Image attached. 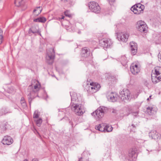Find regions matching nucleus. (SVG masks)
<instances>
[{"label": "nucleus", "instance_id": "obj_1", "mask_svg": "<svg viewBox=\"0 0 161 161\" xmlns=\"http://www.w3.org/2000/svg\"><path fill=\"white\" fill-rule=\"evenodd\" d=\"M36 85L34 86L33 89L32 85L30 86L28 89L29 93L27 94V96L30 104L32 100L35 97L34 94L39 90L41 87L40 84L38 81L36 80Z\"/></svg>", "mask_w": 161, "mask_h": 161}, {"label": "nucleus", "instance_id": "obj_2", "mask_svg": "<svg viewBox=\"0 0 161 161\" xmlns=\"http://www.w3.org/2000/svg\"><path fill=\"white\" fill-rule=\"evenodd\" d=\"M138 93L135 94H131L130 91L127 89H124L119 93V97L122 101L130 100L132 98H135L137 97Z\"/></svg>", "mask_w": 161, "mask_h": 161}, {"label": "nucleus", "instance_id": "obj_3", "mask_svg": "<svg viewBox=\"0 0 161 161\" xmlns=\"http://www.w3.org/2000/svg\"><path fill=\"white\" fill-rule=\"evenodd\" d=\"M108 111V108L105 107L101 106L98 108L95 112H92L91 114L97 119H101L103 116L104 114Z\"/></svg>", "mask_w": 161, "mask_h": 161}, {"label": "nucleus", "instance_id": "obj_4", "mask_svg": "<svg viewBox=\"0 0 161 161\" xmlns=\"http://www.w3.org/2000/svg\"><path fill=\"white\" fill-rule=\"evenodd\" d=\"M137 157V150L136 148H133L128 154L124 155L122 159L125 161H133L136 159Z\"/></svg>", "mask_w": 161, "mask_h": 161}, {"label": "nucleus", "instance_id": "obj_5", "mask_svg": "<svg viewBox=\"0 0 161 161\" xmlns=\"http://www.w3.org/2000/svg\"><path fill=\"white\" fill-rule=\"evenodd\" d=\"M72 110L77 115H81L85 112L83 105L80 104H74L71 106Z\"/></svg>", "mask_w": 161, "mask_h": 161}, {"label": "nucleus", "instance_id": "obj_6", "mask_svg": "<svg viewBox=\"0 0 161 161\" xmlns=\"http://www.w3.org/2000/svg\"><path fill=\"white\" fill-rule=\"evenodd\" d=\"M95 129L99 131L104 132H110L113 130V128L111 125H104L103 124L96 126Z\"/></svg>", "mask_w": 161, "mask_h": 161}, {"label": "nucleus", "instance_id": "obj_7", "mask_svg": "<svg viewBox=\"0 0 161 161\" xmlns=\"http://www.w3.org/2000/svg\"><path fill=\"white\" fill-rule=\"evenodd\" d=\"M86 90L90 93H93L97 92L100 88V84L96 83H90V86H86Z\"/></svg>", "mask_w": 161, "mask_h": 161}, {"label": "nucleus", "instance_id": "obj_8", "mask_svg": "<svg viewBox=\"0 0 161 161\" xmlns=\"http://www.w3.org/2000/svg\"><path fill=\"white\" fill-rule=\"evenodd\" d=\"M88 7L91 11L96 14L99 13L101 8L98 3L95 2H91L88 4Z\"/></svg>", "mask_w": 161, "mask_h": 161}, {"label": "nucleus", "instance_id": "obj_9", "mask_svg": "<svg viewBox=\"0 0 161 161\" xmlns=\"http://www.w3.org/2000/svg\"><path fill=\"white\" fill-rule=\"evenodd\" d=\"M55 52L53 49H51L49 51L47 52V55L46 57L47 63L49 64H52L55 58Z\"/></svg>", "mask_w": 161, "mask_h": 161}, {"label": "nucleus", "instance_id": "obj_10", "mask_svg": "<svg viewBox=\"0 0 161 161\" xmlns=\"http://www.w3.org/2000/svg\"><path fill=\"white\" fill-rule=\"evenodd\" d=\"M136 28L141 32H146L147 29V24L142 20L139 21L136 23Z\"/></svg>", "mask_w": 161, "mask_h": 161}, {"label": "nucleus", "instance_id": "obj_11", "mask_svg": "<svg viewBox=\"0 0 161 161\" xmlns=\"http://www.w3.org/2000/svg\"><path fill=\"white\" fill-rule=\"evenodd\" d=\"M99 44L102 47L108 48L112 45L113 42L109 38H103L99 40Z\"/></svg>", "mask_w": 161, "mask_h": 161}, {"label": "nucleus", "instance_id": "obj_12", "mask_svg": "<svg viewBox=\"0 0 161 161\" xmlns=\"http://www.w3.org/2000/svg\"><path fill=\"white\" fill-rule=\"evenodd\" d=\"M129 34L127 32H122L118 35V38L120 41L124 42H126L128 39Z\"/></svg>", "mask_w": 161, "mask_h": 161}, {"label": "nucleus", "instance_id": "obj_13", "mask_svg": "<svg viewBox=\"0 0 161 161\" xmlns=\"http://www.w3.org/2000/svg\"><path fill=\"white\" fill-rule=\"evenodd\" d=\"M107 97L109 101L113 102L116 101L119 97L116 93L113 92H111L108 94Z\"/></svg>", "mask_w": 161, "mask_h": 161}, {"label": "nucleus", "instance_id": "obj_14", "mask_svg": "<svg viewBox=\"0 0 161 161\" xmlns=\"http://www.w3.org/2000/svg\"><path fill=\"white\" fill-rule=\"evenodd\" d=\"M131 72L134 75H136L140 72V67L136 63H132L130 66Z\"/></svg>", "mask_w": 161, "mask_h": 161}, {"label": "nucleus", "instance_id": "obj_15", "mask_svg": "<svg viewBox=\"0 0 161 161\" xmlns=\"http://www.w3.org/2000/svg\"><path fill=\"white\" fill-rule=\"evenodd\" d=\"M13 142V140L12 138L9 136H5L3 138L2 143L3 144L6 145H10Z\"/></svg>", "mask_w": 161, "mask_h": 161}, {"label": "nucleus", "instance_id": "obj_16", "mask_svg": "<svg viewBox=\"0 0 161 161\" xmlns=\"http://www.w3.org/2000/svg\"><path fill=\"white\" fill-rule=\"evenodd\" d=\"M149 136H151L152 139L155 140L159 139L161 137V135L155 130H152L149 132Z\"/></svg>", "mask_w": 161, "mask_h": 161}, {"label": "nucleus", "instance_id": "obj_17", "mask_svg": "<svg viewBox=\"0 0 161 161\" xmlns=\"http://www.w3.org/2000/svg\"><path fill=\"white\" fill-rule=\"evenodd\" d=\"M131 53L133 55H135L137 52V44L134 42H130Z\"/></svg>", "mask_w": 161, "mask_h": 161}, {"label": "nucleus", "instance_id": "obj_18", "mask_svg": "<svg viewBox=\"0 0 161 161\" xmlns=\"http://www.w3.org/2000/svg\"><path fill=\"white\" fill-rule=\"evenodd\" d=\"M157 109L155 107H148L147 108V112L149 115H152L156 113Z\"/></svg>", "mask_w": 161, "mask_h": 161}, {"label": "nucleus", "instance_id": "obj_19", "mask_svg": "<svg viewBox=\"0 0 161 161\" xmlns=\"http://www.w3.org/2000/svg\"><path fill=\"white\" fill-rule=\"evenodd\" d=\"M152 80L154 84H156L161 80V76H153L152 75Z\"/></svg>", "mask_w": 161, "mask_h": 161}, {"label": "nucleus", "instance_id": "obj_20", "mask_svg": "<svg viewBox=\"0 0 161 161\" xmlns=\"http://www.w3.org/2000/svg\"><path fill=\"white\" fill-rule=\"evenodd\" d=\"M131 10L132 11L134 14H140L142 11V9H138L136 7V5L132 7L131 8Z\"/></svg>", "mask_w": 161, "mask_h": 161}, {"label": "nucleus", "instance_id": "obj_21", "mask_svg": "<svg viewBox=\"0 0 161 161\" xmlns=\"http://www.w3.org/2000/svg\"><path fill=\"white\" fill-rule=\"evenodd\" d=\"M46 21V19L44 17H41L34 19V21L37 22L44 23Z\"/></svg>", "mask_w": 161, "mask_h": 161}, {"label": "nucleus", "instance_id": "obj_22", "mask_svg": "<svg viewBox=\"0 0 161 161\" xmlns=\"http://www.w3.org/2000/svg\"><path fill=\"white\" fill-rule=\"evenodd\" d=\"M89 53L90 51H89V49L87 47H85L82 49L81 54L83 57H86V56L85 55H83L82 54H86L87 55L88 54H89Z\"/></svg>", "mask_w": 161, "mask_h": 161}, {"label": "nucleus", "instance_id": "obj_23", "mask_svg": "<svg viewBox=\"0 0 161 161\" xmlns=\"http://www.w3.org/2000/svg\"><path fill=\"white\" fill-rule=\"evenodd\" d=\"M42 8L41 7H38L36 8L34 10L33 12L35 13V15H38L41 12Z\"/></svg>", "mask_w": 161, "mask_h": 161}, {"label": "nucleus", "instance_id": "obj_24", "mask_svg": "<svg viewBox=\"0 0 161 161\" xmlns=\"http://www.w3.org/2000/svg\"><path fill=\"white\" fill-rule=\"evenodd\" d=\"M33 31V33H38L40 35L41 34L39 31H38V27L37 26H33L31 28Z\"/></svg>", "mask_w": 161, "mask_h": 161}, {"label": "nucleus", "instance_id": "obj_25", "mask_svg": "<svg viewBox=\"0 0 161 161\" xmlns=\"http://www.w3.org/2000/svg\"><path fill=\"white\" fill-rule=\"evenodd\" d=\"M10 113L6 108H3L0 110V115H2L7 113Z\"/></svg>", "mask_w": 161, "mask_h": 161}, {"label": "nucleus", "instance_id": "obj_26", "mask_svg": "<svg viewBox=\"0 0 161 161\" xmlns=\"http://www.w3.org/2000/svg\"><path fill=\"white\" fill-rule=\"evenodd\" d=\"M121 64L123 66H125L127 62V58L125 56H123L121 59Z\"/></svg>", "mask_w": 161, "mask_h": 161}, {"label": "nucleus", "instance_id": "obj_27", "mask_svg": "<svg viewBox=\"0 0 161 161\" xmlns=\"http://www.w3.org/2000/svg\"><path fill=\"white\" fill-rule=\"evenodd\" d=\"M23 0H15L14 3L16 6L19 7L23 4Z\"/></svg>", "mask_w": 161, "mask_h": 161}, {"label": "nucleus", "instance_id": "obj_28", "mask_svg": "<svg viewBox=\"0 0 161 161\" xmlns=\"http://www.w3.org/2000/svg\"><path fill=\"white\" fill-rule=\"evenodd\" d=\"M62 1L65 3H67L68 7L71 6L73 3L72 0H61Z\"/></svg>", "mask_w": 161, "mask_h": 161}, {"label": "nucleus", "instance_id": "obj_29", "mask_svg": "<svg viewBox=\"0 0 161 161\" xmlns=\"http://www.w3.org/2000/svg\"><path fill=\"white\" fill-rule=\"evenodd\" d=\"M20 103L21 105L24 108H25L26 107V103H25L23 97L21 98L20 100Z\"/></svg>", "mask_w": 161, "mask_h": 161}, {"label": "nucleus", "instance_id": "obj_30", "mask_svg": "<svg viewBox=\"0 0 161 161\" xmlns=\"http://www.w3.org/2000/svg\"><path fill=\"white\" fill-rule=\"evenodd\" d=\"M40 114V112L37 110H36L34 113L33 117L34 118H38Z\"/></svg>", "mask_w": 161, "mask_h": 161}, {"label": "nucleus", "instance_id": "obj_31", "mask_svg": "<svg viewBox=\"0 0 161 161\" xmlns=\"http://www.w3.org/2000/svg\"><path fill=\"white\" fill-rule=\"evenodd\" d=\"M136 7L138 9L139 8L142 9V11L144 8V6L141 4H137V5H136Z\"/></svg>", "mask_w": 161, "mask_h": 161}, {"label": "nucleus", "instance_id": "obj_32", "mask_svg": "<svg viewBox=\"0 0 161 161\" xmlns=\"http://www.w3.org/2000/svg\"><path fill=\"white\" fill-rule=\"evenodd\" d=\"M64 14L65 16L69 18L71 17L72 16V14H70L69 10H67L65 11L64 12Z\"/></svg>", "mask_w": 161, "mask_h": 161}, {"label": "nucleus", "instance_id": "obj_33", "mask_svg": "<svg viewBox=\"0 0 161 161\" xmlns=\"http://www.w3.org/2000/svg\"><path fill=\"white\" fill-rule=\"evenodd\" d=\"M109 79L110 80L114 82L115 81H116V80H117V78L116 77V76H110Z\"/></svg>", "mask_w": 161, "mask_h": 161}, {"label": "nucleus", "instance_id": "obj_34", "mask_svg": "<svg viewBox=\"0 0 161 161\" xmlns=\"http://www.w3.org/2000/svg\"><path fill=\"white\" fill-rule=\"evenodd\" d=\"M70 94L72 101L75 100H76V94L75 93H74V94H72V95L71 94V93Z\"/></svg>", "mask_w": 161, "mask_h": 161}, {"label": "nucleus", "instance_id": "obj_35", "mask_svg": "<svg viewBox=\"0 0 161 161\" xmlns=\"http://www.w3.org/2000/svg\"><path fill=\"white\" fill-rule=\"evenodd\" d=\"M36 124L37 126L39 127L41 126L42 121H36Z\"/></svg>", "mask_w": 161, "mask_h": 161}, {"label": "nucleus", "instance_id": "obj_36", "mask_svg": "<svg viewBox=\"0 0 161 161\" xmlns=\"http://www.w3.org/2000/svg\"><path fill=\"white\" fill-rule=\"evenodd\" d=\"M110 5H112L114 2L115 0H108Z\"/></svg>", "mask_w": 161, "mask_h": 161}, {"label": "nucleus", "instance_id": "obj_37", "mask_svg": "<svg viewBox=\"0 0 161 161\" xmlns=\"http://www.w3.org/2000/svg\"><path fill=\"white\" fill-rule=\"evenodd\" d=\"M112 113L114 114H115L117 113V111L116 109H112L111 110Z\"/></svg>", "mask_w": 161, "mask_h": 161}, {"label": "nucleus", "instance_id": "obj_38", "mask_svg": "<svg viewBox=\"0 0 161 161\" xmlns=\"http://www.w3.org/2000/svg\"><path fill=\"white\" fill-rule=\"evenodd\" d=\"M33 31H32V30H31V29L30 28L29 30V31H28V33L29 34H30V35H31V34L32 33H33Z\"/></svg>", "mask_w": 161, "mask_h": 161}, {"label": "nucleus", "instance_id": "obj_39", "mask_svg": "<svg viewBox=\"0 0 161 161\" xmlns=\"http://www.w3.org/2000/svg\"><path fill=\"white\" fill-rule=\"evenodd\" d=\"M64 16H63L62 17V18H59V19H58V20H60V21H61L62 19H64Z\"/></svg>", "mask_w": 161, "mask_h": 161}, {"label": "nucleus", "instance_id": "obj_40", "mask_svg": "<svg viewBox=\"0 0 161 161\" xmlns=\"http://www.w3.org/2000/svg\"><path fill=\"white\" fill-rule=\"evenodd\" d=\"M3 36H0V44H1L2 42Z\"/></svg>", "mask_w": 161, "mask_h": 161}, {"label": "nucleus", "instance_id": "obj_41", "mask_svg": "<svg viewBox=\"0 0 161 161\" xmlns=\"http://www.w3.org/2000/svg\"><path fill=\"white\" fill-rule=\"evenodd\" d=\"M133 115L135 116H136L138 114V112H134L133 113Z\"/></svg>", "mask_w": 161, "mask_h": 161}, {"label": "nucleus", "instance_id": "obj_42", "mask_svg": "<svg viewBox=\"0 0 161 161\" xmlns=\"http://www.w3.org/2000/svg\"><path fill=\"white\" fill-rule=\"evenodd\" d=\"M2 31L1 29H0V36H2Z\"/></svg>", "mask_w": 161, "mask_h": 161}, {"label": "nucleus", "instance_id": "obj_43", "mask_svg": "<svg viewBox=\"0 0 161 161\" xmlns=\"http://www.w3.org/2000/svg\"><path fill=\"white\" fill-rule=\"evenodd\" d=\"M136 125H137L136 124H132L131 126L133 127V128H136Z\"/></svg>", "mask_w": 161, "mask_h": 161}, {"label": "nucleus", "instance_id": "obj_44", "mask_svg": "<svg viewBox=\"0 0 161 161\" xmlns=\"http://www.w3.org/2000/svg\"><path fill=\"white\" fill-rule=\"evenodd\" d=\"M7 128V127L6 126H3L2 129H3V130H5Z\"/></svg>", "mask_w": 161, "mask_h": 161}, {"label": "nucleus", "instance_id": "obj_45", "mask_svg": "<svg viewBox=\"0 0 161 161\" xmlns=\"http://www.w3.org/2000/svg\"><path fill=\"white\" fill-rule=\"evenodd\" d=\"M32 161H38V160L37 159L33 158L32 159Z\"/></svg>", "mask_w": 161, "mask_h": 161}, {"label": "nucleus", "instance_id": "obj_46", "mask_svg": "<svg viewBox=\"0 0 161 161\" xmlns=\"http://www.w3.org/2000/svg\"><path fill=\"white\" fill-rule=\"evenodd\" d=\"M152 96V95H150V96H149V98H150V99H151V97Z\"/></svg>", "mask_w": 161, "mask_h": 161}, {"label": "nucleus", "instance_id": "obj_47", "mask_svg": "<svg viewBox=\"0 0 161 161\" xmlns=\"http://www.w3.org/2000/svg\"><path fill=\"white\" fill-rule=\"evenodd\" d=\"M69 123H70V124H71L72 125V121H69Z\"/></svg>", "mask_w": 161, "mask_h": 161}, {"label": "nucleus", "instance_id": "obj_48", "mask_svg": "<svg viewBox=\"0 0 161 161\" xmlns=\"http://www.w3.org/2000/svg\"><path fill=\"white\" fill-rule=\"evenodd\" d=\"M34 133H35V131H36V130L35 129H34V130H33Z\"/></svg>", "mask_w": 161, "mask_h": 161}, {"label": "nucleus", "instance_id": "obj_49", "mask_svg": "<svg viewBox=\"0 0 161 161\" xmlns=\"http://www.w3.org/2000/svg\"><path fill=\"white\" fill-rule=\"evenodd\" d=\"M23 161H28L27 160L25 159Z\"/></svg>", "mask_w": 161, "mask_h": 161}, {"label": "nucleus", "instance_id": "obj_50", "mask_svg": "<svg viewBox=\"0 0 161 161\" xmlns=\"http://www.w3.org/2000/svg\"><path fill=\"white\" fill-rule=\"evenodd\" d=\"M42 120V119H39V120L38 121H41V120Z\"/></svg>", "mask_w": 161, "mask_h": 161}, {"label": "nucleus", "instance_id": "obj_51", "mask_svg": "<svg viewBox=\"0 0 161 161\" xmlns=\"http://www.w3.org/2000/svg\"><path fill=\"white\" fill-rule=\"evenodd\" d=\"M149 98H148L147 99V100L148 101L149 100Z\"/></svg>", "mask_w": 161, "mask_h": 161}, {"label": "nucleus", "instance_id": "obj_52", "mask_svg": "<svg viewBox=\"0 0 161 161\" xmlns=\"http://www.w3.org/2000/svg\"><path fill=\"white\" fill-rule=\"evenodd\" d=\"M86 161H89V160H86Z\"/></svg>", "mask_w": 161, "mask_h": 161}, {"label": "nucleus", "instance_id": "obj_53", "mask_svg": "<svg viewBox=\"0 0 161 161\" xmlns=\"http://www.w3.org/2000/svg\"><path fill=\"white\" fill-rule=\"evenodd\" d=\"M5 126H6V123H5Z\"/></svg>", "mask_w": 161, "mask_h": 161}, {"label": "nucleus", "instance_id": "obj_54", "mask_svg": "<svg viewBox=\"0 0 161 161\" xmlns=\"http://www.w3.org/2000/svg\"><path fill=\"white\" fill-rule=\"evenodd\" d=\"M79 161H80V159H79Z\"/></svg>", "mask_w": 161, "mask_h": 161}, {"label": "nucleus", "instance_id": "obj_55", "mask_svg": "<svg viewBox=\"0 0 161 161\" xmlns=\"http://www.w3.org/2000/svg\"><path fill=\"white\" fill-rule=\"evenodd\" d=\"M147 150L148 151H149V150Z\"/></svg>", "mask_w": 161, "mask_h": 161}]
</instances>
